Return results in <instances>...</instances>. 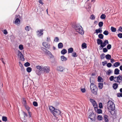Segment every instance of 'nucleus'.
Listing matches in <instances>:
<instances>
[{"mask_svg":"<svg viewBox=\"0 0 122 122\" xmlns=\"http://www.w3.org/2000/svg\"><path fill=\"white\" fill-rule=\"evenodd\" d=\"M57 70L60 71H63L64 70V69L62 66H59L57 68Z\"/></svg>","mask_w":122,"mask_h":122,"instance_id":"nucleus-16","label":"nucleus"},{"mask_svg":"<svg viewBox=\"0 0 122 122\" xmlns=\"http://www.w3.org/2000/svg\"><path fill=\"white\" fill-rule=\"evenodd\" d=\"M112 66V64L110 63H108L107 65V66L108 67H110L111 66Z\"/></svg>","mask_w":122,"mask_h":122,"instance_id":"nucleus-57","label":"nucleus"},{"mask_svg":"<svg viewBox=\"0 0 122 122\" xmlns=\"http://www.w3.org/2000/svg\"><path fill=\"white\" fill-rule=\"evenodd\" d=\"M74 28L77 32L81 34H84V31L81 26L79 25H76L75 26Z\"/></svg>","mask_w":122,"mask_h":122,"instance_id":"nucleus-3","label":"nucleus"},{"mask_svg":"<svg viewBox=\"0 0 122 122\" xmlns=\"http://www.w3.org/2000/svg\"><path fill=\"white\" fill-rule=\"evenodd\" d=\"M118 36L120 38H122V33H119L118 34Z\"/></svg>","mask_w":122,"mask_h":122,"instance_id":"nucleus-52","label":"nucleus"},{"mask_svg":"<svg viewBox=\"0 0 122 122\" xmlns=\"http://www.w3.org/2000/svg\"><path fill=\"white\" fill-rule=\"evenodd\" d=\"M3 32L4 33L5 35H6L8 33V32L6 30H4Z\"/></svg>","mask_w":122,"mask_h":122,"instance_id":"nucleus-61","label":"nucleus"},{"mask_svg":"<svg viewBox=\"0 0 122 122\" xmlns=\"http://www.w3.org/2000/svg\"><path fill=\"white\" fill-rule=\"evenodd\" d=\"M81 46L83 48H86V45L85 43H83Z\"/></svg>","mask_w":122,"mask_h":122,"instance_id":"nucleus-37","label":"nucleus"},{"mask_svg":"<svg viewBox=\"0 0 122 122\" xmlns=\"http://www.w3.org/2000/svg\"><path fill=\"white\" fill-rule=\"evenodd\" d=\"M81 90L83 93L85 92L86 91L85 89L84 88L83 89H81Z\"/></svg>","mask_w":122,"mask_h":122,"instance_id":"nucleus-60","label":"nucleus"},{"mask_svg":"<svg viewBox=\"0 0 122 122\" xmlns=\"http://www.w3.org/2000/svg\"><path fill=\"white\" fill-rule=\"evenodd\" d=\"M67 52V50L65 49H64L61 51V53L63 55H64Z\"/></svg>","mask_w":122,"mask_h":122,"instance_id":"nucleus-25","label":"nucleus"},{"mask_svg":"<svg viewBox=\"0 0 122 122\" xmlns=\"http://www.w3.org/2000/svg\"><path fill=\"white\" fill-rule=\"evenodd\" d=\"M119 70L117 68L116 69L114 70V73L115 74L117 75L119 74Z\"/></svg>","mask_w":122,"mask_h":122,"instance_id":"nucleus-22","label":"nucleus"},{"mask_svg":"<svg viewBox=\"0 0 122 122\" xmlns=\"http://www.w3.org/2000/svg\"><path fill=\"white\" fill-rule=\"evenodd\" d=\"M108 116L106 115H104V120L105 122H108Z\"/></svg>","mask_w":122,"mask_h":122,"instance_id":"nucleus-17","label":"nucleus"},{"mask_svg":"<svg viewBox=\"0 0 122 122\" xmlns=\"http://www.w3.org/2000/svg\"><path fill=\"white\" fill-rule=\"evenodd\" d=\"M2 120L5 122H6L7 120V117L5 116H3L2 117Z\"/></svg>","mask_w":122,"mask_h":122,"instance_id":"nucleus-31","label":"nucleus"},{"mask_svg":"<svg viewBox=\"0 0 122 122\" xmlns=\"http://www.w3.org/2000/svg\"><path fill=\"white\" fill-rule=\"evenodd\" d=\"M114 77L113 76H111L110 78L109 79L111 81H112L114 80Z\"/></svg>","mask_w":122,"mask_h":122,"instance_id":"nucleus-49","label":"nucleus"},{"mask_svg":"<svg viewBox=\"0 0 122 122\" xmlns=\"http://www.w3.org/2000/svg\"><path fill=\"white\" fill-rule=\"evenodd\" d=\"M36 68L37 69L36 71V73L39 76L41 75L42 71L46 73H48L50 71V67L48 66L43 67L40 65H38L36 66Z\"/></svg>","mask_w":122,"mask_h":122,"instance_id":"nucleus-1","label":"nucleus"},{"mask_svg":"<svg viewBox=\"0 0 122 122\" xmlns=\"http://www.w3.org/2000/svg\"><path fill=\"white\" fill-rule=\"evenodd\" d=\"M63 46V44L61 42L59 43L58 44V48L59 49L62 48Z\"/></svg>","mask_w":122,"mask_h":122,"instance_id":"nucleus-24","label":"nucleus"},{"mask_svg":"<svg viewBox=\"0 0 122 122\" xmlns=\"http://www.w3.org/2000/svg\"><path fill=\"white\" fill-rule=\"evenodd\" d=\"M120 63L118 62L115 63L114 64V66L115 67H117L120 65Z\"/></svg>","mask_w":122,"mask_h":122,"instance_id":"nucleus-29","label":"nucleus"},{"mask_svg":"<svg viewBox=\"0 0 122 122\" xmlns=\"http://www.w3.org/2000/svg\"><path fill=\"white\" fill-rule=\"evenodd\" d=\"M90 102H92L94 108L98 106L96 102L94 100L92 99H90Z\"/></svg>","mask_w":122,"mask_h":122,"instance_id":"nucleus-8","label":"nucleus"},{"mask_svg":"<svg viewBox=\"0 0 122 122\" xmlns=\"http://www.w3.org/2000/svg\"><path fill=\"white\" fill-rule=\"evenodd\" d=\"M105 54L104 53H102L100 56V58L101 59H102L105 58Z\"/></svg>","mask_w":122,"mask_h":122,"instance_id":"nucleus-40","label":"nucleus"},{"mask_svg":"<svg viewBox=\"0 0 122 122\" xmlns=\"http://www.w3.org/2000/svg\"><path fill=\"white\" fill-rule=\"evenodd\" d=\"M33 104L35 107H37L38 106L37 103L36 101L33 102Z\"/></svg>","mask_w":122,"mask_h":122,"instance_id":"nucleus-41","label":"nucleus"},{"mask_svg":"<svg viewBox=\"0 0 122 122\" xmlns=\"http://www.w3.org/2000/svg\"><path fill=\"white\" fill-rule=\"evenodd\" d=\"M98 37L101 39H103V38L104 36L102 34H100L98 35Z\"/></svg>","mask_w":122,"mask_h":122,"instance_id":"nucleus-32","label":"nucleus"},{"mask_svg":"<svg viewBox=\"0 0 122 122\" xmlns=\"http://www.w3.org/2000/svg\"><path fill=\"white\" fill-rule=\"evenodd\" d=\"M118 80L120 81H122V76L119 75L118 76Z\"/></svg>","mask_w":122,"mask_h":122,"instance_id":"nucleus-48","label":"nucleus"},{"mask_svg":"<svg viewBox=\"0 0 122 122\" xmlns=\"http://www.w3.org/2000/svg\"><path fill=\"white\" fill-rule=\"evenodd\" d=\"M18 15H16L15 16V20L13 22V23L16 25H18L20 23V20L18 18H16L18 17Z\"/></svg>","mask_w":122,"mask_h":122,"instance_id":"nucleus-7","label":"nucleus"},{"mask_svg":"<svg viewBox=\"0 0 122 122\" xmlns=\"http://www.w3.org/2000/svg\"><path fill=\"white\" fill-rule=\"evenodd\" d=\"M25 30L27 31H28L30 30H32V29L29 26H27L25 28Z\"/></svg>","mask_w":122,"mask_h":122,"instance_id":"nucleus-18","label":"nucleus"},{"mask_svg":"<svg viewBox=\"0 0 122 122\" xmlns=\"http://www.w3.org/2000/svg\"><path fill=\"white\" fill-rule=\"evenodd\" d=\"M95 115L93 113H92L89 115V118L90 119L92 122L94 121L95 119Z\"/></svg>","mask_w":122,"mask_h":122,"instance_id":"nucleus-6","label":"nucleus"},{"mask_svg":"<svg viewBox=\"0 0 122 122\" xmlns=\"http://www.w3.org/2000/svg\"><path fill=\"white\" fill-rule=\"evenodd\" d=\"M111 30L112 32H115L116 30V29L114 27L112 26L111 28Z\"/></svg>","mask_w":122,"mask_h":122,"instance_id":"nucleus-34","label":"nucleus"},{"mask_svg":"<svg viewBox=\"0 0 122 122\" xmlns=\"http://www.w3.org/2000/svg\"><path fill=\"white\" fill-rule=\"evenodd\" d=\"M32 70L31 68L30 67H28L26 69V71L28 72H30Z\"/></svg>","mask_w":122,"mask_h":122,"instance_id":"nucleus-35","label":"nucleus"},{"mask_svg":"<svg viewBox=\"0 0 122 122\" xmlns=\"http://www.w3.org/2000/svg\"><path fill=\"white\" fill-rule=\"evenodd\" d=\"M61 112L59 110L56 109L53 113V114L55 117H56L60 114Z\"/></svg>","mask_w":122,"mask_h":122,"instance_id":"nucleus-5","label":"nucleus"},{"mask_svg":"<svg viewBox=\"0 0 122 122\" xmlns=\"http://www.w3.org/2000/svg\"><path fill=\"white\" fill-rule=\"evenodd\" d=\"M103 83H99L98 84V87L100 89H102L103 87Z\"/></svg>","mask_w":122,"mask_h":122,"instance_id":"nucleus-26","label":"nucleus"},{"mask_svg":"<svg viewBox=\"0 0 122 122\" xmlns=\"http://www.w3.org/2000/svg\"><path fill=\"white\" fill-rule=\"evenodd\" d=\"M73 51V50L72 48H69L68 49V53H71Z\"/></svg>","mask_w":122,"mask_h":122,"instance_id":"nucleus-27","label":"nucleus"},{"mask_svg":"<svg viewBox=\"0 0 122 122\" xmlns=\"http://www.w3.org/2000/svg\"><path fill=\"white\" fill-rule=\"evenodd\" d=\"M72 56L74 57H77V55L75 52H73L72 54Z\"/></svg>","mask_w":122,"mask_h":122,"instance_id":"nucleus-39","label":"nucleus"},{"mask_svg":"<svg viewBox=\"0 0 122 122\" xmlns=\"http://www.w3.org/2000/svg\"><path fill=\"white\" fill-rule=\"evenodd\" d=\"M90 81L91 83L90 86H93L95 85L94 83L95 82V80L94 78L91 77L90 79Z\"/></svg>","mask_w":122,"mask_h":122,"instance_id":"nucleus-11","label":"nucleus"},{"mask_svg":"<svg viewBox=\"0 0 122 122\" xmlns=\"http://www.w3.org/2000/svg\"><path fill=\"white\" fill-rule=\"evenodd\" d=\"M24 65L25 67H27L29 66L30 65V64L29 62H27L24 64Z\"/></svg>","mask_w":122,"mask_h":122,"instance_id":"nucleus-38","label":"nucleus"},{"mask_svg":"<svg viewBox=\"0 0 122 122\" xmlns=\"http://www.w3.org/2000/svg\"><path fill=\"white\" fill-rule=\"evenodd\" d=\"M108 50L106 48H104L103 49V51L104 52H107Z\"/></svg>","mask_w":122,"mask_h":122,"instance_id":"nucleus-51","label":"nucleus"},{"mask_svg":"<svg viewBox=\"0 0 122 122\" xmlns=\"http://www.w3.org/2000/svg\"><path fill=\"white\" fill-rule=\"evenodd\" d=\"M19 48L21 50H22L24 49L23 46L22 45H20L19 46Z\"/></svg>","mask_w":122,"mask_h":122,"instance_id":"nucleus-43","label":"nucleus"},{"mask_svg":"<svg viewBox=\"0 0 122 122\" xmlns=\"http://www.w3.org/2000/svg\"><path fill=\"white\" fill-rule=\"evenodd\" d=\"M111 70L110 69H109L107 73L108 75H109L111 73Z\"/></svg>","mask_w":122,"mask_h":122,"instance_id":"nucleus-54","label":"nucleus"},{"mask_svg":"<svg viewBox=\"0 0 122 122\" xmlns=\"http://www.w3.org/2000/svg\"><path fill=\"white\" fill-rule=\"evenodd\" d=\"M49 109L50 110V112L53 113L54 111L56 109L54 107L52 106H49Z\"/></svg>","mask_w":122,"mask_h":122,"instance_id":"nucleus-15","label":"nucleus"},{"mask_svg":"<svg viewBox=\"0 0 122 122\" xmlns=\"http://www.w3.org/2000/svg\"><path fill=\"white\" fill-rule=\"evenodd\" d=\"M103 23L102 22H100L98 24V25L99 27H102L103 25Z\"/></svg>","mask_w":122,"mask_h":122,"instance_id":"nucleus-44","label":"nucleus"},{"mask_svg":"<svg viewBox=\"0 0 122 122\" xmlns=\"http://www.w3.org/2000/svg\"><path fill=\"white\" fill-rule=\"evenodd\" d=\"M99 107L100 108H103L102 104V103H99Z\"/></svg>","mask_w":122,"mask_h":122,"instance_id":"nucleus-55","label":"nucleus"},{"mask_svg":"<svg viewBox=\"0 0 122 122\" xmlns=\"http://www.w3.org/2000/svg\"><path fill=\"white\" fill-rule=\"evenodd\" d=\"M111 45L110 44H108L107 46V48L108 50L111 49Z\"/></svg>","mask_w":122,"mask_h":122,"instance_id":"nucleus-50","label":"nucleus"},{"mask_svg":"<svg viewBox=\"0 0 122 122\" xmlns=\"http://www.w3.org/2000/svg\"><path fill=\"white\" fill-rule=\"evenodd\" d=\"M43 46H44L46 48L49 49L50 48V45L48 43L46 42H44L42 43Z\"/></svg>","mask_w":122,"mask_h":122,"instance_id":"nucleus-10","label":"nucleus"},{"mask_svg":"<svg viewBox=\"0 0 122 122\" xmlns=\"http://www.w3.org/2000/svg\"><path fill=\"white\" fill-rule=\"evenodd\" d=\"M112 87L114 89L116 90L118 87V85L116 83H114Z\"/></svg>","mask_w":122,"mask_h":122,"instance_id":"nucleus-20","label":"nucleus"},{"mask_svg":"<svg viewBox=\"0 0 122 122\" xmlns=\"http://www.w3.org/2000/svg\"><path fill=\"white\" fill-rule=\"evenodd\" d=\"M108 44V40H105L104 41V42H102V44H101L100 46L102 48H103L105 47L107 44Z\"/></svg>","mask_w":122,"mask_h":122,"instance_id":"nucleus-13","label":"nucleus"},{"mask_svg":"<svg viewBox=\"0 0 122 122\" xmlns=\"http://www.w3.org/2000/svg\"><path fill=\"white\" fill-rule=\"evenodd\" d=\"M61 59L62 61H66L67 60L66 58L64 56H61Z\"/></svg>","mask_w":122,"mask_h":122,"instance_id":"nucleus-30","label":"nucleus"},{"mask_svg":"<svg viewBox=\"0 0 122 122\" xmlns=\"http://www.w3.org/2000/svg\"><path fill=\"white\" fill-rule=\"evenodd\" d=\"M118 76L115 77L114 78V81L116 82L120 83V81H119L118 80Z\"/></svg>","mask_w":122,"mask_h":122,"instance_id":"nucleus-19","label":"nucleus"},{"mask_svg":"<svg viewBox=\"0 0 122 122\" xmlns=\"http://www.w3.org/2000/svg\"><path fill=\"white\" fill-rule=\"evenodd\" d=\"M107 106L109 110H111L112 112L114 111L113 114H114L115 105L113 103L112 101H109L108 102Z\"/></svg>","mask_w":122,"mask_h":122,"instance_id":"nucleus-2","label":"nucleus"},{"mask_svg":"<svg viewBox=\"0 0 122 122\" xmlns=\"http://www.w3.org/2000/svg\"><path fill=\"white\" fill-rule=\"evenodd\" d=\"M103 34L105 35H107L109 34V32L107 30H105L103 33Z\"/></svg>","mask_w":122,"mask_h":122,"instance_id":"nucleus-45","label":"nucleus"},{"mask_svg":"<svg viewBox=\"0 0 122 122\" xmlns=\"http://www.w3.org/2000/svg\"><path fill=\"white\" fill-rule=\"evenodd\" d=\"M23 104L25 106L27 105H26V101L25 100L23 99Z\"/></svg>","mask_w":122,"mask_h":122,"instance_id":"nucleus-58","label":"nucleus"},{"mask_svg":"<svg viewBox=\"0 0 122 122\" xmlns=\"http://www.w3.org/2000/svg\"><path fill=\"white\" fill-rule=\"evenodd\" d=\"M94 109L96 112L100 114L102 112V110L101 109H98V106L94 108Z\"/></svg>","mask_w":122,"mask_h":122,"instance_id":"nucleus-14","label":"nucleus"},{"mask_svg":"<svg viewBox=\"0 0 122 122\" xmlns=\"http://www.w3.org/2000/svg\"><path fill=\"white\" fill-rule=\"evenodd\" d=\"M18 55L19 56L20 59L22 61H24V56L20 51H18Z\"/></svg>","mask_w":122,"mask_h":122,"instance_id":"nucleus-9","label":"nucleus"},{"mask_svg":"<svg viewBox=\"0 0 122 122\" xmlns=\"http://www.w3.org/2000/svg\"><path fill=\"white\" fill-rule=\"evenodd\" d=\"M19 65L21 67V69H22V68H23V67L22 66V64L20 63V62Z\"/></svg>","mask_w":122,"mask_h":122,"instance_id":"nucleus-64","label":"nucleus"},{"mask_svg":"<svg viewBox=\"0 0 122 122\" xmlns=\"http://www.w3.org/2000/svg\"><path fill=\"white\" fill-rule=\"evenodd\" d=\"M46 52L48 54H49V56L50 58H53V56L52 55L51 52L48 50H46Z\"/></svg>","mask_w":122,"mask_h":122,"instance_id":"nucleus-23","label":"nucleus"},{"mask_svg":"<svg viewBox=\"0 0 122 122\" xmlns=\"http://www.w3.org/2000/svg\"><path fill=\"white\" fill-rule=\"evenodd\" d=\"M43 29H41L39 30H37L36 33L38 36H40L43 35Z\"/></svg>","mask_w":122,"mask_h":122,"instance_id":"nucleus-12","label":"nucleus"},{"mask_svg":"<svg viewBox=\"0 0 122 122\" xmlns=\"http://www.w3.org/2000/svg\"><path fill=\"white\" fill-rule=\"evenodd\" d=\"M98 81L99 82H101L102 81V78L99 76H98L97 78Z\"/></svg>","mask_w":122,"mask_h":122,"instance_id":"nucleus-42","label":"nucleus"},{"mask_svg":"<svg viewBox=\"0 0 122 122\" xmlns=\"http://www.w3.org/2000/svg\"><path fill=\"white\" fill-rule=\"evenodd\" d=\"M105 58L107 59L110 60L111 58V56L108 54L105 56Z\"/></svg>","mask_w":122,"mask_h":122,"instance_id":"nucleus-28","label":"nucleus"},{"mask_svg":"<svg viewBox=\"0 0 122 122\" xmlns=\"http://www.w3.org/2000/svg\"><path fill=\"white\" fill-rule=\"evenodd\" d=\"M59 40V38L58 37H56L55 38V39L54 40V41L56 42H57Z\"/></svg>","mask_w":122,"mask_h":122,"instance_id":"nucleus-53","label":"nucleus"},{"mask_svg":"<svg viewBox=\"0 0 122 122\" xmlns=\"http://www.w3.org/2000/svg\"><path fill=\"white\" fill-rule=\"evenodd\" d=\"M97 118L99 120H101L103 118L102 116L99 115L97 116Z\"/></svg>","mask_w":122,"mask_h":122,"instance_id":"nucleus-36","label":"nucleus"},{"mask_svg":"<svg viewBox=\"0 0 122 122\" xmlns=\"http://www.w3.org/2000/svg\"><path fill=\"white\" fill-rule=\"evenodd\" d=\"M107 62L106 61H104L102 62V65L103 66H104L105 65V64H107Z\"/></svg>","mask_w":122,"mask_h":122,"instance_id":"nucleus-63","label":"nucleus"},{"mask_svg":"<svg viewBox=\"0 0 122 122\" xmlns=\"http://www.w3.org/2000/svg\"><path fill=\"white\" fill-rule=\"evenodd\" d=\"M38 2L40 4H41L42 5L44 4L43 3L42 1V0H39Z\"/></svg>","mask_w":122,"mask_h":122,"instance_id":"nucleus-59","label":"nucleus"},{"mask_svg":"<svg viewBox=\"0 0 122 122\" xmlns=\"http://www.w3.org/2000/svg\"><path fill=\"white\" fill-rule=\"evenodd\" d=\"M95 17L93 15H92L91 16L90 18L92 20H94L95 19Z\"/></svg>","mask_w":122,"mask_h":122,"instance_id":"nucleus-47","label":"nucleus"},{"mask_svg":"<svg viewBox=\"0 0 122 122\" xmlns=\"http://www.w3.org/2000/svg\"><path fill=\"white\" fill-rule=\"evenodd\" d=\"M90 89L94 95L97 94L98 88L96 85L90 86Z\"/></svg>","mask_w":122,"mask_h":122,"instance_id":"nucleus-4","label":"nucleus"},{"mask_svg":"<svg viewBox=\"0 0 122 122\" xmlns=\"http://www.w3.org/2000/svg\"><path fill=\"white\" fill-rule=\"evenodd\" d=\"M25 107L27 111L28 112L29 111V110L30 109V107L27 105L25 106Z\"/></svg>","mask_w":122,"mask_h":122,"instance_id":"nucleus-46","label":"nucleus"},{"mask_svg":"<svg viewBox=\"0 0 122 122\" xmlns=\"http://www.w3.org/2000/svg\"><path fill=\"white\" fill-rule=\"evenodd\" d=\"M24 114V117H27L28 116L27 114V113H26L24 112H23Z\"/></svg>","mask_w":122,"mask_h":122,"instance_id":"nucleus-62","label":"nucleus"},{"mask_svg":"<svg viewBox=\"0 0 122 122\" xmlns=\"http://www.w3.org/2000/svg\"><path fill=\"white\" fill-rule=\"evenodd\" d=\"M97 43L98 45L102 44V41L100 39H98L97 40Z\"/></svg>","mask_w":122,"mask_h":122,"instance_id":"nucleus-21","label":"nucleus"},{"mask_svg":"<svg viewBox=\"0 0 122 122\" xmlns=\"http://www.w3.org/2000/svg\"><path fill=\"white\" fill-rule=\"evenodd\" d=\"M106 17V15L104 14H102L100 16V18L102 19H104Z\"/></svg>","mask_w":122,"mask_h":122,"instance_id":"nucleus-33","label":"nucleus"},{"mask_svg":"<svg viewBox=\"0 0 122 122\" xmlns=\"http://www.w3.org/2000/svg\"><path fill=\"white\" fill-rule=\"evenodd\" d=\"M96 33H97V34H98V33H100V29L99 28L98 29H97L95 30Z\"/></svg>","mask_w":122,"mask_h":122,"instance_id":"nucleus-56","label":"nucleus"}]
</instances>
